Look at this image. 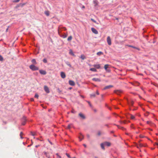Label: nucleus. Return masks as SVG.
<instances>
[{
  "instance_id": "f257e3e1",
  "label": "nucleus",
  "mask_w": 158,
  "mask_h": 158,
  "mask_svg": "<svg viewBox=\"0 0 158 158\" xmlns=\"http://www.w3.org/2000/svg\"><path fill=\"white\" fill-rule=\"evenodd\" d=\"M29 68L32 71H36L39 70V68L34 64H31L29 66Z\"/></svg>"
},
{
  "instance_id": "f03ea898",
  "label": "nucleus",
  "mask_w": 158,
  "mask_h": 158,
  "mask_svg": "<svg viewBox=\"0 0 158 158\" xmlns=\"http://www.w3.org/2000/svg\"><path fill=\"white\" fill-rule=\"evenodd\" d=\"M22 125H25L27 121V119L26 117L25 116H23V118L22 119Z\"/></svg>"
},
{
  "instance_id": "7ed1b4c3",
  "label": "nucleus",
  "mask_w": 158,
  "mask_h": 158,
  "mask_svg": "<svg viewBox=\"0 0 158 158\" xmlns=\"http://www.w3.org/2000/svg\"><path fill=\"white\" fill-rule=\"evenodd\" d=\"M107 41L108 44L109 45H110L111 44V40L110 37L108 36L107 38Z\"/></svg>"
},
{
  "instance_id": "20e7f679",
  "label": "nucleus",
  "mask_w": 158,
  "mask_h": 158,
  "mask_svg": "<svg viewBox=\"0 0 158 158\" xmlns=\"http://www.w3.org/2000/svg\"><path fill=\"white\" fill-rule=\"evenodd\" d=\"M79 116L80 118L81 119H84L85 118V116L82 113H80L79 114Z\"/></svg>"
},
{
  "instance_id": "39448f33",
  "label": "nucleus",
  "mask_w": 158,
  "mask_h": 158,
  "mask_svg": "<svg viewBox=\"0 0 158 158\" xmlns=\"http://www.w3.org/2000/svg\"><path fill=\"white\" fill-rule=\"evenodd\" d=\"M44 90L47 93H49L50 92L49 89L48 88V87L46 85L44 86Z\"/></svg>"
},
{
  "instance_id": "423d86ee",
  "label": "nucleus",
  "mask_w": 158,
  "mask_h": 158,
  "mask_svg": "<svg viewBox=\"0 0 158 158\" xmlns=\"http://www.w3.org/2000/svg\"><path fill=\"white\" fill-rule=\"evenodd\" d=\"M39 72H40V73L41 74L44 75L46 74V71H45L42 70V69L40 70H39Z\"/></svg>"
},
{
  "instance_id": "0eeeda50",
  "label": "nucleus",
  "mask_w": 158,
  "mask_h": 158,
  "mask_svg": "<svg viewBox=\"0 0 158 158\" xmlns=\"http://www.w3.org/2000/svg\"><path fill=\"white\" fill-rule=\"evenodd\" d=\"M92 31L94 34H98V31L94 28L92 27L91 29Z\"/></svg>"
},
{
  "instance_id": "6e6552de",
  "label": "nucleus",
  "mask_w": 158,
  "mask_h": 158,
  "mask_svg": "<svg viewBox=\"0 0 158 158\" xmlns=\"http://www.w3.org/2000/svg\"><path fill=\"white\" fill-rule=\"evenodd\" d=\"M60 76L62 78L64 79L66 77V75L65 73L63 72L60 73Z\"/></svg>"
},
{
  "instance_id": "1a4fd4ad",
  "label": "nucleus",
  "mask_w": 158,
  "mask_h": 158,
  "mask_svg": "<svg viewBox=\"0 0 158 158\" xmlns=\"http://www.w3.org/2000/svg\"><path fill=\"white\" fill-rule=\"evenodd\" d=\"M69 84L72 86H74L75 85L74 82L72 80H69Z\"/></svg>"
},
{
  "instance_id": "9d476101",
  "label": "nucleus",
  "mask_w": 158,
  "mask_h": 158,
  "mask_svg": "<svg viewBox=\"0 0 158 158\" xmlns=\"http://www.w3.org/2000/svg\"><path fill=\"white\" fill-rule=\"evenodd\" d=\"M113 86L112 85H109L108 86H105L103 89V90H105L108 89H109L110 88H112L113 87Z\"/></svg>"
},
{
  "instance_id": "9b49d317",
  "label": "nucleus",
  "mask_w": 158,
  "mask_h": 158,
  "mask_svg": "<svg viewBox=\"0 0 158 158\" xmlns=\"http://www.w3.org/2000/svg\"><path fill=\"white\" fill-rule=\"evenodd\" d=\"M93 66L97 69H99L100 68V64H94Z\"/></svg>"
},
{
  "instance_id": "f8f14e48",
  "label": "nucleus",
  "mask_w": 158,
  "mask_h": 158,
  "mask_svg": "<svg viewBox=\"0 0 158 158\" xmlns=\"http://www.w3.org/2000/svg\"><path fill=\"white\" fill-rule=\"evenodd\" d=\"M83 135L81 134L80 133L79 136V138L80 139V141H81L83 139Z\"/></svg>"
},
{
  "instance_id": "ddd939ff",
  "label": "nucleus",
  "mask_w": 158,
  "mask_h": 158,
  "mask_svg": "<svg viewBox=\"0 0 158 158\" xmlns=\"http://www.w3.org/2000/svg\"><path fill=\"white\" fill-rule=\"evenodd\" d=\"M69 54L71 55H72L74 56H75V55L73 53L72 49H70L69 50Z\"/></svg>"
},
{
  "instance_id": "4468645a",
  "label": "nucleus",
  "mask_w": 158,
  "mask_h": 158,
  "mask_svg": "<svg viewBox=\"0 0 158 158\" xmlns=\"http://www.w3.org/2000/svg\"><path fill=\"white\" fill-rule=\"evenodd\" d=\"M60 36L64 38H66L67 36V34H65V33H64V34H62V35H60Z\"/></svg>"
},
{
  "instance_id": "2eb2a0df",
  "label": "nucleus",
  "mask_w": 158,
  "mask_h": 158,
  "mask_svg": "<svg viewBox=\"0 0 158 158\" xmlns=\"http://www.w3.org/2000/svg\"><path fill=\"white\" fill-rule=\"evenodd\" d=\"M92 80L95 81L100 82L101 81V80L100 79L98 78H94L92 79Z\"/></svg>"
},
{
  "instance_id": "dca6fc26",
  "label": "nucleus",
  "mask_w": 158,
  "mask_h": 158,
  "mask_svg": "<svg viewBox=\"0 0 158 158\" xmlns=\"http://www.w3.org/2000/svg\"><path fill=\"white\" fill-rule=\"evenodd\" d=\"M114 92L117 94H119L122 93V91L120 90H114Z\"/></svg>"
},
{
  "instance_id": "f3484780",
  "label": "nucleus",
  "mask_w": 158,
  "mask_h": 158,
  "mask_svg": "<svg viewBox=\"0 0 158 158\" xmlns=\"http://www.w3.org/2000/svg\"><path fill=\"white\" fill-rule=\"evenodd\" d=\"M105 145H106L108 147L110 146L111 145V143L109 142H105L104 143Z\"/></svg>"
},
{
  "instance_id": "a211bd4d",
  "label": "nucleus",
  "mask_w": 158,
  "mask_h": 158,
  "mask_svg": "<svg viewBox=\"0 0 158 158\" xmlns=\"http://www.w3.org/2000/svg\"><path fill=\"white\" fill-rule=\"evenodd\" d=\"M93 3L94 4V6H96L98 5V2L97 0H94Z\"/></svg>"
},
{
  "instance_id": "6ab92c4d",
  "label": "nucleus",
  "mask_w": 158,
  "mask_h": 158,
  "mask_svg": "<svg viewBox=\"0 0 158 158\" xmlns=\"http://www.w3.org/2000/svg\"><path fill=\"white\" fill-rule=\"evenodd\" d=\"M128 103L130 105L133 106L134 104V102L133 101L131 100L128 102Z\"/></svg>"
},
{
  "instance_id": "aec40b11",
  "label": "nucleus",
  "mask_w": 158,
  "mask_h": 158,
  "mask_svg": "<svg viewBox=\"0 0 158 158\" xmlns=\"http://www.w3.org/2000/svg\"><path fill=\"white\" fill-rule=\"evenodd\" d=\"M73 124L72 123L69 124L67 127V129H70L73 126Z\"/></svg>"
},
{
  "instance_id": "412c9836",
  "label": "nucleus",
  "mask_w": 158,
  "mask_h": 158,
  "mask_svg": "<svg viewBox=\"0 0 158 158\" xmlns=\"http://www.w3.org/2000/svg\"><path fill=\"white\" fill-rule=\"evenodd\" d=\"M44 14L47 16H48L49 15V11L48 10L45 11Z\"/></svg>"
},
{
  "instance_id": "4be33fe9",
  "label": "nucleus",
  "mask_w": 158,
  "mask_h": 158,
  "mask_svg": "<svg viewBox=\"0 0 158 158\" xmlns=\"http://www.w3.org/2000/svg\"><path fill=\"white\" fill-rule=\"evenodd\" d=\"M104 145H105L104 144V143H102L101 144V148L103 150H104L105 149Z\"/></svg>"
},
{
  "instance_id": "5701e85b",
  "label": "nucleus",
  "mask_w": 158,
  "mask_h": 158,
  "mask_svg": "<svg viewBox=\"0 0 158 158\" xmlns=\"http://www.w3.org/2000/svg\"><path fill=\"white\" fill-rule=\"evenodd\" d=\"M90 70L93 71V72H96L97 71V69L95 68H91L90 69Z\"/></svg>"
},
{
  "instance_id": "b1692460",
  "label": "nucleus",
  "mask_w": 158,
  "mask_h": 158,
  "mask_svg": "<svg viewBox=\"0 0 158 158\" xmlns=\"http://www.w3.org/2000/svg\"><path fill=\"white\" fill-rule=\"evenodd\" d=\"M31 62L32 63L34 64H37V62H36V60L34 59L32 60Z\"/></svg>"
},
{
  "instance_id": "393cba45",
  "label": "nucleus",
  "mask_w": 158,
  "mask_h": 158,
  "mask_svg": "<svg viewBox=\"0 0 158 158\" xmlns=\"http://www.w3.org/2000/svg\"><path fill=\"white\" fill-rule=\"evenodd\" d=\"M72 36H69L68 37L67 40L68 41H71L72 40Z\"/></svg>"
},
{
  "instance_id": "a878e982",
  "label": "nucleus",
  "mask_w": 158,
  "mask_h": 158,
  "mask_svg": "<svg viewBox=\"0 0 158 158\" xmlns=\"http://www.w3.org/2000/svg\"><path fill=\"white\" fill-rule=\"evenodd\" d=\"M103 54V53L101 52H98L97 53V54L98 56H100L101 55H102Z\"/></svg>"
},
{
  "instance_id": "bb28decb",
  "label": "nucleus",
  "mask_w": 158,
  "mask_h": 158,
  "mask_svg": "<svg viewBox=\"0 0 158 158\" xmlns=\"http://www.w3.org/2000/svg\"><path fill=\"white\" fill-rule=\"evenodd\" d=\"M109 65L108 64H105L104 66V68H105V69L106 70L108 68Z\"/></svg>"
},
{
  "instance_id": "cd10ccee",
  "label": "nucleus",
  "mask_w": 158,
  "mask_h": 158,
  "mask_svg": "<svg viewBox=\"0 0 158 158\" xmlns=\"http://www.w3.org/2000/svg\"><path fill=\"white\" fill-rule=\"evenodd\" d=\"M80 58L83 60H84L85 58V57L84 55H82L81 56Z\"/></svg>"
},
{
  "instance_id": "c85d7f7f",
  "label": "nucleus",
  "mask_w": 158,
  "mask_h": 158,
  "mask_svg": "<svg viewBox=\"0 0 158 158\" xmlns=\"http://www.w3.org/2000/svg\"><path fill=\"white\" fill-rule=\"evenodd\" d=\"M66 63L70 67V68L72 67V66H71V64L68 62H66Z\"/></svg>"
},
{
  "instance_id": "c756f323",
  "label": "nucleus",
  "mask_w": 158,
  "mask_h": 158,
  "mask_svg": "<svg viewBox=\"0 0 158 158\" xmlns=\"http://www.w3.org/2000/svg\"><path fill=\"white\" fill-rule=\"evenodd\" d=\"M31 135L33 136H35L36 135V132H31Z\"/></svg>"
},
{
  "instance_id": "7c9ffc66",
  "label": "nucleus",
  "mask_w": 158,
  "mask_h": 158,
  "mask_svg": "<svg viewBox=\"0 0 158 158\" xmlns=\"http://www.w3.org/2000/svg\"><path fill=\"white\" fill-rule=\"evenodd\" d=\"M86 102L88 103L89 104V106L90 107H92V105H91V104L90 102L89 101H86Z\"/></svg>"
},
{
  "instance_id": "2f4dec72",
  "label": "nucleus",
  "mask_w": 158,
  "mask_h": 158,
  "mask_svg": "<svg viewBox=\"0 0 158 158\" xmlns=\"http://www.w3.org/2000/svg\"><path fill=\"white\" fill-rule=\"evenodd\" d=\"M3 60V58L2 56L0 55V61H2Z\"/></svg>"
},
{
  "instance_id": "473e14b6",
  "label": "nucleus",
  "mask_w": 158,
  "mask_h": 158,
  "mask_svg": "<svg viewBox=\"0 0 158 158\" xmlns=\"http://www.w3.org/2000/svg\"><path fill=\"white\" fill-rule=\"evenodd\" d=\"M43 61V62L44 63H47V60L46 58L44 59Z\"/></svg>"
},
{
  "instance_id": "72a5a7b5",
  "label": "nucleus",
  "mask_w": 158,
  "mask_h": 158,
  "mask_svg": "<svg viewBox=\"0 0 158 158\" xmlns=\"http://www.w3.org/2000/svg\"><path fill=\"white\" fill-rule=\"evenodd\" d=\"M39 96V95L37 94H35V95L34 97L35 98H38Z\"/></svg>"
},
{
  "instance_id": "f704fd0d",
  "label": "nucleus",
  "mask_w": 158,
  "mask_h": 158,
  "mask_svg": "<svg viewBox=\"0 0 158 158\" xmlns=\"http://www.w3.org/2000/svg\"><path fill=\"white\" fill-rule=\"evenodd\" d=\"M23 134V133L22 132H21L20 133V138L21 139H23V137L22 136V135Z\"/></svg>"
},
{
  "instance_id": "c9c22d12",
  "label": "nucleus",
  "mask_w": 158,
  "mask_h": 158,
  "mask_svg": "<svg viewBox=\"0 0 158 158\" xmlns=\"http://www.w3.org/2000/svg\"><path fill=\"white\" fill-rule=\"evenodd\" d=\"M90 95L91 97H95V96H96L95 94H91Z\"/></svg>"
},
{
  "instance_id": "e433bc0d",
  "label": "nucleus",
  "mask_w": 158,
  "mask_h": 158,
  "mask_svg": "<svg viewBox=\"0 0 158 158\" xmlns=\"http://www.w3.org/2000/svg\"><path fill=\"white\" fill-rule=\"evenodd\" d=\"M131 118L132 119H134L135 118V117L132 115H131Z\"/></svg>"
},
{
  "instance_id": "4c0bfd02",
  "label": "nucleus",
  "mask_w": 158,
  "mask_h": 158,
  "mask_svg": "<svg viewBox=\"0 0 158 158\" xmlns=\"http://www.w3.org/2000/svg\"><path fill=\"white\" fill-rule=\"evenodd\" d=\"M127 46H128V47H131V48H134V47H135V46H133L132 45H127Z\"/></svg>"
},
{
  "instance_id": "58836bf2",
  "label": "nucleus",
  "mask_w": 158,
  "mask_h": 158,
  "mask_svg": "<svg viewBox=\"0 0 158 158\" xmlns=\"http://www.w3.org/2000/svg\"><path fill=\"white\" fill-rule=\"evenodd\" d=\"M56 155L57 156V158H61V157L60 156L58 153H57L56 154Z\"/></svg>"
},
{
  "instance_id": "ea45409f",
  "label": "nucleus",
  "mask_w": 158,
  "mask_h": 158,
  "mask_svg": "<svg viewBox=\"0 0 158 158\" xmlns=\"http://www.w3.org/2000/svg\"><path fill=\"white\" fill-rule=\"evenodd\" d=\"M66 155L68 157H69V158H71V157H70V156L69 155V154H68V153H66Z\"/></svg>"
},
{
  "instance_id": "a19ab883",
  "label": "nucleus",
  "mask_w": 158,
  "mask_h": 158,
  "mask_svg": "<svg viewBox=\"0 0 158 158\" xmlns=\"http://www.w3.org/2000/svg\"><path fill=\"white\" fill-rule=\"evenodd\" d=\"M134 48L137 49V50L139 51L140 50V49L138 48L135 47Z\"/></svg>"
},
{
  "instance_id": "79ce46f5",
  "label": "nucleus",
  "mask_w": 158,
  "mask_h": 158,
  "mask_svg": "<svg viewBox=\"0 0 158 158\" xmlns=\"http://www.w3.org/2000/svg\"><path fill=\"white\" fill-rule=\"evenodd\" d=\"M20 0H14V2H18Z\"/></svg>"
},
{
  "instance_id": "37998d69",
  "label": "nucleus",
  "mask_w": 158,
  "mask_h": 158,
  "mask_svg": "<svg viewBox=\"0 0 158 158\" xmlns=\"http://www.w3.org/2000/svg\"><path fill=\"white\" fill-rule=\"evenodd\" d=\"M151 122L149 121H147V123L148 124H149L150 123H151Z\"/></svg>"
},
{
  "instance_id": "c03bdc74",
  "label": "nucleus",
  "mask_w": 158,
  "mask_h": 158,
  "mask_svg": "<svg viewBox=\"0 0 158 158\" xmlns=\"http://www.w3.org/2000/svg\"><path fill=\"white\" fill-rule=\"evenodd\" d=\"M101 135V133L100 131H98V135L99 136Z\"/></svg>"
},
{
  "instance_id": "a18cd8bd",
  "label": "nucleus",
  "mask_w": 158,
  "mask_h": 158,
  "mask_svg": "<svg viewBox=\"0 0 158 158\" xmlns=\"http://www.w3.org/2000/svg\"><path fill=\"white\" fill-rule=\"evenodd\" d=\"M96 94H97V95H99V92H98V90H97L96 91Z\"/></svg>"
},
{
  "instance_id": "49530a36",
  "label": "nucleus",
  "mask_w": 158,
  "mask_h": 158,
  "mask_svg": "<svg viewBox=\"0 0 158 158\" xmlns=\"http://www.w3.org/2000/svg\"><path fill=\"white\" fill-rule=\"evenodd\" d=\"M34 100V99L33 98H31V102L33 101Z\"/></svg>"
},
{
  "instance_id": "de8ad7c7",
  "label": "nucleus",
  "mask_w": 158,
  "mask_h": 158,
  "mask_svg": "<svg viewBox=\"0 0 158 158\" xmlns=\"http://www.w3.org/2000/svg\"><path fill=\"white\" fill-rule=\"evenodd\" d=\"M144 137L142 135H140V138H143Z\"/></svg>"
},
{
  "instance_id": "09e8293b",
  "label": "nucleus",
  "mask_w": 158,
  "mask_h": 158,
  "mask_svg": "<svg viewBox=\"0 0 158 158\" xmlns=\"http://www.w3.org/2000/svg\"><path fill=\"white\" fill-rule=\"evenodd\" d=\"M118 127V128H119L120 129H122L123 130L124 129H125V128H123V127H121V128L119 127Z\"/></svg>"
},
{
  "instance_id": "8fccbe9b",
  "label": "nucleus",
  "mask_w": 158,
  "mask_h": 158,
  "mask_svg": "<svg viewBox=\"0 0 158 158\" xmlns=\"http://www.w3.org/2000/svg\"><path fill=\"white\" fill-rule=\"evenodd\" d=\"M91 20L94 22V23H95L96 22V21L94 20V19H91Z\"/></svg>"
},
{
  "instance_id": "3c124183",
  "label": "nucleus",
  "mask_w": 158,
  "mask_h": 158,
  "mask_svg": "<svg viewBox=\"0 0 158 158\" xmlns=\"http://www.w3.org/2000/svg\"><path fill=\"white\" fill-rule=\"evenodd\" d=\"M48 141L51 144H52V143L49 139H48Z\"/></svg>"
},
{
  "instance_id": "603ef678",
  "label": "nucleus",
  "mask_w": 158,
  "mask_h": 158,
  "mask_svg": "<svg viewBox=\"0 0 158 158\" xmlns=\"http://www.w3.org/2000/svg\"><path fill=\"white\" fill-rule=\"evenodd\" d=\"M80 96H81V98H84V96H83L82 95H80Z\"/></svg>"
},
{
  "instance_id": "864d4df0",
  "label": "nucleus",
  "mask_w": 158,
  "mask_h": 158,
  "mask_svg": "<svg viewBox=\"0 0 158 158\" xmlns=\"http://www.w3.org/2000/svg\"><path fill=\"white\" fill-rule=\"evenodd\" d=\"M85 8V6H83L82 7V9H84Z\"/></svg>"
},
{
  "instance_id": "5fc2aeb1",
  "label": "nucleus",
  "mask_w": 158,
  "mask_h": 158,
  "mask_svg": "<svg viewBox=\"0 0 158 158\" xmlns=\"http://www.w3.org/2000/svg\"><path fill=\"white\" fill-rule=\"evenodd\" d=\"M72 113H74V110H72Z\"/></svg>"
},
{
  "instance_id": "6e6d98bb",
  "label": "nucleus",
  "mask_w": 158,
  "mask_h": 158,
  "mask_svg": "<svg viewBox=\"0 0 158 158\" xmlns=\"http://www.w3.org/2000/svg\"><path fill=\"white\" fill-rule=\"evenodd\" d=\"M83 145L85 147H86V145L85 144H84Z\"/></svg>"
},
{
  "instance_id": "4d7b16f0",
  "label": "nucleus",
  "mask_w": 158,
  "mask_h": 158,
  "mask_svg": "<svg viewBox=\"0 0 158 158\" xmlns=\"http://www.w3.org/2000/svg\"><path fill=\"white\" fill-rule=\"evenodd\" d=\"M148 114H149V113L148 112L147 114H145V116H147L148 115Z\"/></svg>"
},
{
  "instance_id": "13d9d810",
  "label": "nucleus",
  "mask_w": 158,
  "mask_h": 158,
  "mask_svg": "<svg viewBox=\"0 0 158 158\" xmlns=\"http://www.w3.org/2000/svg\"><path fill=\"white\" fill-rule=\"evenodd\" d=\"M87 136L88 138H89V135H87Z\"/></svg>"
},
{
  "instance_id": "bf43d9fd",
  "label": "nucleus",
  "mask_w": 158,
  "mask_h": 158,
  "mask_svg": "<svg viewBox=\"0 0 158 158\" xmlns=\"http://www.w3.org/2000/svg\"><path fill=\"white\" fill-rule=\"evenodd\" d=\"M72 88V87H70L69 88V89H71Z\"/></svg>"
},
{
  "instance_id": "052dcab7",
  "label": "nucleus",
  "mask_w": 158,
  "mask_h": 158,
  "mask_svg": "<svg viewBox=\"0 0 158 158\" xmlns=\"http://www.w3.org/2000/svg\"><path fill=\"white\" fill-rule=\"evenodd\" d=\"M64 30H67L66 28H65V27H64Z\"/></svg>"
},
{
  "instance_id": "680f3d73",
  "label": "nucleus",
  "mask_w": 158,
  "mask_h": 158,
  "mask_svg": "<svg viewBox=\"0 0 158 158\" xmlns=\"http://www.w3.org/2000/svg\"><path fill=\"white\" fill-rule=\"evenodd\" d=\"M156 144L158 146V143H156Z\"/></svg>"
},
{
  "instance_id": "e2e57ef3",
  "label": "nucleus",
  "mask_w": 158,
  "mask_h": 158,
  "mask_svg": "<svg viewBox=\"0 0 158 158\" xmlns=\"http://www.w3.org/2000/svg\"><path fill=\"white\" fill-rule=\"evenodd\" d=\"M149 129L150 131H152V129H150H150Z\"/></svg>"
},
{
  "instance_id": "0e129e2a",
  "label": "nucleus",
  "mask_w": 158,
  "mask_h": 158,
  "mask_svg": "<svg viewBox=\"0 0 158 158\" xmlns=\"http://www.w3.org/2000/svg\"><path fill=\"white\" fill-rule=\"evenodd\" d=\"M38 145H36V146H35V147H38Z\"/></svg>"
},
{
  "instance_id": "69168bd1",
  "label": "nucleus",
  "mask_w": 158,
  "mask_h": 158,
  "mask_svg": "<svg viewBox=\"0 0 158 158\" xmlns=\"http://www.w3.org/2000/svg\"><path fill=\"white\" fill-rule=\"evenodd\" d=\"M30 146V145H28V147H29Z\"/></svg>"
},
{
  "instance_id": "338daca9",
  "label": "nucleus",
  "mask_w": 158,
  "mask_h": 158,
  "mask_svg": "<svg viewBox=\"0 0 158 158\" xmlns=\"http://www.w3.org/2000/svg\"><path fill=\"white\" fill-rule=\"evenodd\" d=\"M95 158H98L97 157H96V156H95Z\"/></svg>"
},
{
  "instance_id": "774afa93",
  "label": "nucleus",
  "mask_w": 158,
  "mask_h": 158,
  "mask_svg": "<svg viewBox=\"0 0 158 158\" xmlns=\"http://www.w3.org/2000/svg\"><path fill=\"white\" fill-rule=\"evenodd\" d=\"M76 158L75 157H73V158Z\"/></svg>"
}]
</instances>
